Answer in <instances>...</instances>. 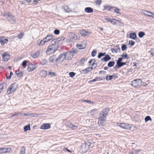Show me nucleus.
Returning a JSON list of instances; mask_svg holds the SVG:
<instances>
[{
    "label": "nucleus",
    "mask_w": 154,
    "mask_h": 154,
    "mask_svg": "<svg viewBox=\"0 0 154 154\" xmlns=\"http://www.w3.org/2000/svg\"><path fill=\"white\" fill-rule=\"evenodd\" d=\"M91 144L92 143L88 141L85 142L81 145L80 150L83 152H86L89 149Z\"/></svg>",
    "instance_id": "nucleus-1"
},
{
    "label": "nucleus",
    "mask_w": 154,
    "mask_h": 154,
    "mask_svg": "<svg viewBox=\"0 0 154 154\" xmlns=\"http://www.w3.org/2000/svg\"><path fill=\"white\" fill-rule=\"evenodd\" d=\"M106 118V116L100 113L99 114V117L98 118V125L99 126H103L104 123Z\"/></svg>",
    "instance_id": "nucleus-2"
},
{
    "label": "nucleus",
    "mask_w": 154,
    "mask_h": 154,
    "mask_svg": "<svg viewBox=\"0 0 154 154\" xmlns=\"http://www.w3.org/2000/svg\"><path fill=\"white\" fill-rule=\"evenodd\" d=\"M3 16L5 17L11 23H14L15 21V17L9 13L3 14Z\"/></svg>",
    "instance_id": "nucleus-3"
},
{
    "label": "nucleus",
    "mask_w": 154,
    "mask_h": 154,
    "mask_svg": "<svg viewBox=\"0 0 154 154\" xmlns=\"http://www.w3.org/2000/svg\"><path fill=\"white\" fill-rule=\"evenodd\" d=\"M17 88V85L15 83L12 84L8 89L7 94L8 95L16 91Z\"/></svg>",
    "instance_id": "nucleus-4"
},
{
    "label": "nucleus",
    "mask_w": 154,
    "mask_h": 154,
    "mask_svg": "<svg viewBox=\"0 0 154 154\" xmlns=\"http://www.w3.org/2000/svg\"><path fill=\"white\" fill-rule=\"evenodd\" d=\"M142 82L140 79H136L132 82L131 85L135 88H139L142 85Z\"/></svg>",
    "instance_id": "nucleus-5"
},
{
    "label": "nucleus",
    "mask_w": 154,
    "mask_h": 154,
    "mask_svg": "<svg viewBox=\"0 0 154 154\" xmlns=\"http://www.w3.org/2000/svg\"><path fill=\"white\" fill-rule=\"evenodd\" d=\"M64 54V59H63L62 60V61L61 62H62V61H63L65 59L66 60H70L72 58L73 56V54H72L71 53V52H69V51Z\"/></svg>",
    "instance_id": "nucleus-6"
},
{
    "label": "nucleus",
    "mask_w": 154,
    "mask_h": 154,
    "mask_svg": "<svg viewBox=\"0 0 154 154\" xmlns=\"http://www.w3.org/2000/svg\"><path fill=\"white\" fill-rule=\"evenodd\" d=\"M118 125L122 128L126 129H130L131 127V125L124 123H118Z\"/></svg>",
    "instance_id": "nucleus-7"
},
{
    "label": "nucleus",
    "mask_w": 154,
    "mask_h": 154,
    "mask_svg": "<svg viewBox=\"0 0 154 154\" xmlns=\"http://www.w3.org/2000/svg\"><path fill=\"white\" fill-rule=\"evenodd\" d=\"M55 40L51 41V44L49 46H50L51 48H53L54 50L56 51L58 48L59 47V44H56L54 42Z\"/></svg>",
    "instance_id": "nucleus-8"
},
{
    "label": "nucleus",
    "mask_w": 154,
    "mask_h": 154,
    "mask_svg": "<svg viewBox=\"0 0 154 154\" xmlns=\"http://www.w3.org/2000/svg\"><path fill=\"white\" fill-rule=\"evenodd\" d=\"M3 60L5 61H7L10 59V55L7 53H4L2 55Z\"/></svg>",
    "instance_id": "nucleus-9"
},
{
    "label": "nucleus",
    "mask_w": 154,
    "mask_h": 154,
    "mask_svg": "<svg viewBox=\"0 0 154 154\" xmlns=\"http://www.w3.org/2000/svg\"><path fill=\"white\" fill-rule=\"evenodd\" d=\"M55 51L53 48H51L50 46H48L46 51V52L47 55H49L54 53Z\"/></svg>",
    "instance_id": "nucleus-10"
},
{
    "label": "nucleus",
    "mask_w": 154,
    "mask_h": 154,
    "mask_svg": "<svg viewBox=\"0 0 154 154\" xmlns=\"http://www.w3.org/2000/svg\"><path fill=\"white\" fill-rule=\"evenodd\" d=\"M0 153L10 152L11 151V149L10 148H0Z\"/></svg>",
    "instance_id": "nucleus-11"
},
{
    "label": "nucleus",
    "mask_w": 154,
    "mask_h": 154,
    "mask_svg": "<svg viewBox=\"0 0 154 154\" xmlns=\"http://www.w3.org/2000/svg\"><path fill=\"white\" fill-rule=\"evenodd\" d=\"M51 127V125L49 123H45L42 124L40 127V128L42 129H48Z\"/></svg>",
    "instance_id": "nucleus-12"
},
{
    "label": "nucleus",
    "mask_w": 154,
    "mask_h": 154,
    "mask_svg": "<svg viewBox=\"0 0 154 154\" xmlns=\"http://www.w3.org/2000/svg\"><path fill=\"white\" fill-rule=\"evenodd\" d=\"M145 12H143L144 15L154 18V14L152 12L148 11H145Z\"/></svg>",
    "instance_id": "nucleus-13"
},
{
    "label": "nucleus",
    "mask_w": 154,
    "mask_h": 154,
    "mask_svg": "<svg viewBox=\"0 0 154 154\" xmlns=\"http://www.w3.org/2000/svg\"><path fill=\"white\" fill-rule=\"evenodd\" d=\"M36 68V67L32 63H30L27 69L29 71L31 72L34 70Z\"/></svg>",
    "instance_id": "nucleus-14"
},
{
    "label": "nucleus",
    "mask_w": 154,
    "mask_h": 154,
    "mask_svg": "<svg viewBox=\"0 0 154 154\" xmlns=\"http://www.w3.org/2000/svg\"><path fill=\"white\" fill-rule=\"evenodd\" d=\"M69 37L71 39H73L75 40H79V36L73 33H71L69 35Z\"/></svg>",
    "instance_id": "nucleus-15"
},
{
    "label": "nucleus",
    "mask_w": 154,
    "mask_h": 154,
    "mask_svg": "<svg viewBox=\"0 0 154 154\" xmlns=\"http://www.w3.org/2000/svg\"><path fill=\"white\" fill-rule=\"evenodd\" d=\"M109 111V109L108 108H105L103 109L101 112L100 113L103 114L106 116Z\"/></svg>",
    "instance_id": "nucleus-16"
},
{
    "label": "nucleus",
    "mask_w": 154,
    "mask_h": 154,
    "mask_svg": "<svg viewBox=\"0 0 154 154\" xmlns=\"http://www.w3.org/2000/svg\"><path fill=\"white\" fill-rule=\"evenodd\" d=\"M31 56L34 58H37L39 55V52L37 51L35 52L32 53L31 54Z\"/></svg>",
    "instance_id": "nucleus-17"
},
{
    "label": "nucleus",
    "mask_w": 154,
    "mask_h": 154,
    "mask_svg": "<svg viewBox=\"0 0 154 154\" xmlns=\"http://www.w3.org/2000/svg\"><path fill=\"white\" fill-rule=\"evenodd\" d=\"M81 34L83 36H86L91 33L88 31H86L85 30H81L80 32Z\"/></svg>",
    "instance_id": "nucleus-18"
},
{
    "label": "nucleus",
    "mask_w": 154,
    "mask_h": 154,
    "mask_svg": "<svg viewBox=\"0 0 154 154\" xmlns=\"http://www.w3.org/2000/svg\"><path fill=\"white\" fill-rule=\"evenodd\" d=\"M85 11L87 13H92L93 12V9L91 7H86L85 9Z\"/></svg>",
    "instance_id": "nucleus-19"
},
{
    "label": "nucleus",
    "mask_w": 154,
    "mask_h": 154,
    "mask_svg": "<svg viewBox=\"0 0 154 154\" xmlns=\"http://www.w3.org/2000/svg\"><path fill=\"white\" fill-rule=\"evenodd\" d=\"M53 36L51 35H48L45 38H44L45 41H46V42H47L51 40H52L53 38Z\"/></svg>",
    "instance_id": "nucleus-20"
},
{
    "label": "nucleus",
    "mask_w": 154,
    "mask_h": 154,
    "mask_svg": "<svg viewBox=\"0 0 154 154\" xmlns=\"http://www.w3.org/2000/svg\"><path fill=\"white\" fill-rule=\"evenodd\" d=\"M111 59V57L108 55H106L105 57L101 59V60H103L105 62H106L108 60H110Z\"/></svg>",
    "instance_id": "nucleus-21"
},
{
    "label": "nucleus",
    "mask_w": 154,
    "mask_h": 154,
    "mask_svg": "<svg viewBox=\"0 0 154 154\" xmlns=\"http://www.w3.org/2000/svg\"><path fill=\"white\" fill-rule=\"evenodd\" d=\"M47 75V72L45 70L42 71L39 73L40 76L42 77H45Z\"/></svg>",
    "instance_id": "nucleus-22"
},
{
    "label": "nucleus",
    "mask_w": 154,
    "mask_h": 154,
    "mask_svg": "<svg viewBox=\"0 0 154 154\" xmlns=\"http://www.w3.org/2000/svg\"><path fill=\"white\" fill-rule=\"evenodd\" d=\"M90 113L91 116H93L97 114L98 113V111L97 109H95L91 110Z\"/></svg>",
    "instance_id": "nucleus-23"
},
{
    "label": "nucleus",
    "mask_w": 154,
    "mask_h": 154,
    "mask_svg": "<svg viewBox=\"0 0 154 154\" xmlns=\"http://www.w3.org/2000/svg\"><path fill=\"white\" fill-rule=\"evenodd\" d=\"M104 9L103 10H107L109 11H111V9L115 8V7H113L109 5H104Z\"/></svg>",
    "instance_id": "nucleus-24"
},
{
    "label": "nucleus",
    "mask_w": 154,
    "mask_h": 154,
    "mask_svg": "<svg viewBox=\"0 0 154 154\" xmlns=\"http://www.w3.org/2000/svg\"><path fill=\"white\" fill-rule=\"evenodd\" d=\"M63 8L66 12L68 13L69 12L71 11V9L67 5H64L63 7Z\"/></svg>",
    "instance_id": "nucleus-25"
},
{
    "label": "nucleus",
    "mask_w": 154,
    "mask_h": 154,
    "mask_svg": "<svg viewBox=\"0 0 154 154\" xmlns=\"http://www.w3.org/2000/svg\"><path fill=\"white\" fill-rule=\"evenodd\" d=\"M129 37L131 38L134 40L137 37L136 34L134 33H131L129 35Z\"/></svg>",
    "instance_id": "nucleus-26"
},
{
    "label": "nucleus",
    "mask_w": 154,
    "mask_h": 154,
    "mask_svg": "<svg viewBox=\"0 0 154 154\" xmlns=\"http://www.w3.org/2000/svg\"><path fill=\"white\" fill-rule=\"evenodd\" d=\"M16 74L18 77H21L23 75V72L19 70H17L16 72Z\"/></svg>",
    "instance_id": "nucleus-27"
},
{
    "label": "nucleus",
    "mask_w": 154,
    "mask_h": 154,
    "mask_svg": "<svg viewBox=\"0 0 154 154\" xmlns=\"http://www.w3.org/2000/svg\"><path fill=\"white\" fill-rule=\"evenodd\" d=\"M68 126L69 128L72 129V130H76L78 128L77 126H75L72 124H70Z\"/></svg>",
    "instance_id": "nucleus-28"
},
{
    "label": "nucleus",
    "mask_w": 154,
    "mask_h": 154,
    "mask_svg": "<svg viewBox=\"0 0 154 154\" xmlns=\"http://www.w3.org/2000/svg\"><path fill=\"white\" fill-rule=\"evenodd\" d=\"M64 54H60L59 56L57 58L56 60V61L57 62H60V61H58L60 60L63 57V59H64Z\"/></svg>",
    "instance_id": "nucleus-29"
},
{
    "label": "nucleus",
    "mask_w": 154,
    "mask_h": 154,
    "mask_svg": "<svg viewBox=\"0 0 154 154\" xmlns=\"http://www.w3.org/2000/svg\"><path fill=\"white\" fill-rule=\"evenodd\" d=\"M8 41V40L7 39H4L2 40L0 38V43L2 45H4L5 43H7Z\"/></svg>",
    "instance_id": "nucleus-30"
},
{
    "label": "nucleus",
    "mask_w": 154,
    "mask_h": 154,
    "mask_svg": "<svg viewBox=\"0 0 154 154\" xmlns=\"http://www.w3.org/2000/svg\"><path fill=\"white\" fill-rule=\"evenodd\" d=\"M24 130L25 132H26L28 130H29L30 129V125H26L24 127Z\"/></svg>",
    "instance_id": "nucleus-31"
},
{
    "label": "nucleus",
    "mask_w": 154,
    "mask_h": 154,
    "mask_svg": "<svg viewBox=\"0 0 154 154\" xmlns=\"http://www.w3.org/2000/svg\"><path fill=\"white\" fill-rule=\"evenodd\" d=\"M26 148L25 146L22 147L19 154H25V153Z\"/></svg>",
    "instance_id": "nucleus-32"
},
{
    "label": "nucleus",
    "mask_w": 154,
    "mask_h": 154,
    "mask_svg": "<svg viewBox=\"0 0 154 154\" xmlns=\"http://www.w3.org/2000/svg\"><path fill=\"white\" fill-rule=\"evenodd\" d=\"M55 59V55H53L50 57L49 60L50 62L53 63L54 62V60Z\"/></svg>",
    "instance_id": "nucleus-33"
},
{
    "label": "nucleus",
    "mask_w": 154,
    "mask_h": 154,
    "mask_svg": "<svg viewBox=\"0 0 154 154\" xmlns=\"http://www.w3.org/2000/svg\"><path fill=\"white\" fill-rule=\"evenodd\" d=\"M46 42H47L46 41H45L44 38H43L40 41V43L38 44V45L39 46H43L45 44V43Z\"/></svg>",
    "instance_id": "nucleus-34"
},
{
    "label": "nucleus",
    "mask_w": 154,
    "mask_h": 154,
    "mask_svg": "<svg viewBox=\"0 0 154 154\" xmlns=\"http://www.w3.org/2000/svg\"><path fill=\"white\" fill-rule=\"evenodd\" d=\"M115 63L114 61H110L108 63V66L110 67H112L114 66Z\"/></svg>",
    "instance_id": "nucleus-35"
},
{
    "label": "nucleus",
    "mask_w": 154,
    "mask_h": 154,
    "mask_svg": "<svg viewBox=\"0 0 154 154\" xmlns=\"http://www.w3.org/2000/svg\"><path fill=\"white\" fill-rule=\"evenodd\" d=\"M145 35V33L143 32H140L138 34V35L140 38H142Z\"/></svg>",
    "instance_id": "nucleus-36"
},
{
    "label": "nucleus",
    "mask_w": 154,
    "mask_h": 154,
    "mask_svg": "<svg viewBox=\"0 0 154 154\" xmlns=\"http://www.w3.org/2000/svg\"><path fill=\"white\" fill-rule=\"evenodd\" d=\"M90 68H87L86 69L83 70L82 71V72L83 73H88L90 71Z\"/></svg>",
    "instance_id": "nucleus-37"
},
{
    "label": "nucleus",
    "mask_w": 154,
    "mask_h": 154,
    "mask_svg": "<svg viewBox=\"0 0 154 154\" xmlns=\"http://www.w3.org/2000/svg\"><path fill=\"white\" fill-rule=\"evenodd\" d=\"M87 59L85 58H83L81 59L80 60V63L83 64L85 63V61L87 60Z\"/></svg>",
    "instance_id": "nucleus-38"
},
{
    "label": "nucleus",
    "mask_w": 154,
    "mask_h": 154,
    "mask_svg": "<svg viewBox=\"0 0 154 154\" xmlns=\"http://www.w3.org/2000/svg\"><path fill=\"white\" fill-rule=\"evenodd\" d=\"M106 54V53L105 52L103 53L100 52L99 53V54L98 55V58H100L104 56Z\"/></svg>",
    "instance_id": "nucleus-39"
},
{
    "label": "nucleus",
    "mask_w": 154,
    "mask_h": 154,
    "mask_svg": "<svg viewBox=\"0 0 154 154\" xmlns=\"http://www.w3.org/2000/svg\"><path fill=\"white\" fill-rule=\"evenodd\" d=\"M97 54V51L95 49H94L91 53V56L93 57L95 56Z\"/></svg>",
    "instance_id": "nucleus-40"
},
{
    "label": "nucleus",
    "mask_w": 154,
    "mask_h": 154,
    "mask_svg": "<svg viewBox=\"0 0 154 154\" xmlns=\"http://www.w3.org/2000/svg\"><path fill=\"white\" fill-rule=\"evenodd\" d=\"M127 48V45L125 44H122V51H124Z\"/></svg>",
    "instance_id": "nucleus-41"
},
{
    "label": "nucleus",
    "mask_w": 154,
    "mask_h": 154,
    "mask_svg": "<svg viewBox=\"0 0 154 154\" xmlns=\"http://www.w3.org/2000/svg\"><path fill=\"white\" fill-rule=\"evenodd\" d=\"M53 41L55 40L54 42L56 44H59L58 42L61 41L60 38H58L56 39H54L52 40Z\"/></svg>",
    "instance_id": "nucleus-42"
},
{
    "label": "nucleus",
    "mask_w": 154,
    "mask_h": 154,
    "mask_svg": "<svg viewBox=\"0 0 154 154\" xmlns=\"http://www.w3.org/2000/svg\"><path fill=\"white\" fill-rule=\"evenodd\" d=\"M113 77L112 75L107 76L106 77V79L107 81H109L112 80Z\"/></svg>",
    "instance_id": "nucleus-43"
},
{
    "label": "nucleus",
    "mask_w": 154,
    "mask_h": 154,
    "mask_svg": "<svg viewBox=\"0 0 154 154\" xmlns=\"http://www.w3.org/2000/svg\"><path fill=\"white\" fill-rule=\"evenodd\" d=\"M69 52L71 53L73 55L74 54H75L77 53V50L74 49H72L71 51H69Z\"/></svg>",
    "instance_id": "nucleus-44"
},
{
    "label": "nucleus",
    "mask_w": 154,
    "mask_h": 154,
    "mask_svg": "<svg viewBox=\"0 0 154 154\" xmlns=\"http://www.w3.org/2000/svg\"><path fill=\"white\" fill-rule=\"evenodd\" d=\"M115 9L114 10V12L116 13L121 14V13L119 12L120 11V10L118 8L115 7Z\"/></svg>",
    "instance_id": "nucleus-45"
},
{
    "label": "nucleus",
    "mask_w": 154,
    "mask_h": 154,
    "mask_svg": "<svg viewBox=\"0 0 154 154\" xmlns=\"http://www.w3.org/2000/svg\"><path fill=\"white\" fill-rule=\"evenodd\" d=\"M95 62V60L94 59H92L90 60L88 62L90 64H91L92 66H93Z\"/></svg>",
    "instance_id": "nucleus-46"
},
{
    "label": "nucleus",
    "mask_w": 154,
    "mask_h": 154,
    "mask_svg": "<svg viewBox=\"0 0 154 154\" xmlns=\"http://www.w3.org/2000/svg\"><path fill=\"white\" fill-rule=\"evenodd\" d=\"M145 122H146L149 120H151V119L150 116H147L145 117Z\"/></svg>",
    "instance_id": "nucleus-47"
},
{
    "label": "nucleus",
    "mask_w": 154,
    "mask_h": 154,
    "mask_svg": "<svg viewBox=\"0 0 154 154\" xmlns=\"http://www.w3.org/2000/svg\"><path fill=\"white\" fill-rule=\"evenodd\" d=\"M76 46L77 48L79 49H83L84 48L83 46L80 44H77Z\"/></svg>",
    "instance_id": "nucleus-48"
},
{
    "label": "nucleus",
    "mask_w": 154,
    "mask_h": 154,
    "mask_svg": "<svg viewBox=\"0 0 154 154\" xmlns=\"http://www.w3.org/2000/svg\"><path fill=\"white\" fill-rule=\"evenodd\" d=\"M126 62H121L119 63L118 65V66H119L120 67L122 66H123L125 65L126 64Z\"/></svg>",
    "instance_id": "nucleus-49"
},
{
    "label": "nucleus",
    "mask_w": 154,
    "mask_h": 154,
    "mask_svg": "<svg viewBox=\"0 0 154 154\" xmlns=\"http://www.w3.org/2000/svg\"><path fill=\"white\" fill-rule=\"evenodd\" d=\"M82 101L84 102H87L88 103H89L90 104H93V102L92 101H91L90 100H82Z\"/></svg>",
    "instance_id": "nucleus-50"
},
{
    "label": "nucleus",
    "mask_w": 154,
    "mask_h": 154,
    "mask_svg": "<svg viewBox=\"0 0 154 154\" xmlns=\"http://www.w3.org/2000/svg\"><path fill=\"white\" fill-rule=\"evenodd\" d=\"M27 63V61L26 60H24L22 63V65L24 68H25L26 67Z\"/></svg>",
    "instance_id": "nucleus-51"
},
{
    "label": "nucleus",
    "mask_w": 154,
    "mask_h": 154,
    "mask_svg": "<svg viewBox=\"0 0 154 154\" xmlns=\"http://www.w3.org/2000/svg\"><path fill=\"white\" fill-rule=\"evenodd\" d=\"M113 20H115V21H116L117 22H119V24L118 25L120 26H122V25H123V24L122 23L121 21H119V20H116V19H113Z\"/></svg>",
    "instance_id": "nucleus-52"
},
{
    "label": "nucleus",
    "mask_w": 154,
    "mask_h": 154,
    "mask_svg": "<svg viewBox=\"0 0 154 154\" xmlns=\"http://www.w3.org/2000/svg\"><path fill=\"white\" fill-rule=\"evenodd\" d=\"M111 51L113 53H118V51L116 50V49H115V48H111L110 49Z\"/></svg>",
    "instance_id": "nucleus-53"
},
{
    "label": "nucleus",
    "mask_w": 154,
    "mask_h": 154,
    "mask_svg": "<svg viewBox=\"0 0 154 154\" xmlns=\"http://www.w3.org/2000/svg\"><path fill=\"white\" fill-rule=\"evenodd\" d=\"M121 56L123 57V58H125L126 59H128V55L126 54H123L121 55Z\"/></svg>",
    "instance_id": "nucleus-54"
},
{
    "label": "nucleus",
    "mask_w": 154,
    "mask_h": 154,
    "mask_svg": "<svg viewBox=\"0 0 154 154\" xmlns=\"http://www.w3.org/2000/svg\"><path fill=\"white\" fill-rule=\"evenodd\" d=\"M75 73L73 72H70L69 73V76L72 78L73 77L75 76Z\"/></svg>",
    "instance_id": "nucleus-55"
},
{
    "label": "nucleus",
    "mask_w": 154,
    "mask_h": 154,
    "mask_svg": "<svg viewBox=\"0 0 154 154\" xmlns=\"http://www.w3.org/2000/svg\"><path fill=\"white\" fill-rule=\"evenodd\" d=\"M129 44L131 46H133L135 44V42L132 40L129 41Z\"/></svg>",
    "instance_id": "nucleus-56"
},
{
    "label": "nucleus",
    "mask_w": 154,
    "mask_h": 154,
    "mask_svg": "<svg viewBox=\"0 0 154 154\" xmlns=\"http://www.w3.org/2000/svg\"><path fill=\"white\" fill-rule=\"evenodd\" d=\"M48 74L51 76H56V73L52 72H50Z\"/></svg>",
    "instance_id": "nucleus-57"
},
{
    "label": "nucleus",
    "mask_w": 154,
    "mask_h": 154,
    "mask_svg": "<svg viewBox=\"0 0 154 154\" xmlns=\"http://www.w3.org/2000/svg\"><path fill=\"white\" fill-rule=\"evenodd\" d=\"M24 35V34H23V33H20L18 36H17V37H18V38H19V39H21V38L23 36V35Z\"/></svg>",
    "instance_id": "nucleus-58"
},
{
    "label": "nucleus",
    "mask_w": 154,
    "mask_h": 154,
    "mask_svg": "<svg viewBox=\"0 0 154 154\" xmlns=\"http://www.w3.org/2000/svg\"><path fill=\"white\" fill-rule=\"evenodd\" d=\"M122 59L123 58H119L117 61V64H118L119 63L121 62Z\"/></svg>",
    "instance_id": "nucleus-59"
},
{
    "label": "nucleus",
    "mask_w": 154,
    "mask_h": 154,
    "mask_svg": "<svg viewBox=\"0 0 154 154\" xmlns=\"http://www.w3.org/2000/svg\"><path fill=\"white\" fill-rule=\"evenodd\" d=\"M54 33L56 35H58L60 33V31L58 29H56L54 30Z\"/></svg>",
    "instance_id": "nucleus-60"
},
{
    "label": "nucleus",
    "mask_w": 154,
    "mask_h": 154,
    "mask_svg": "<svg viewBox=\"0 0 154 154\" xmlns=\"http://www.w3.org/2000/svg\"><path fill=\"white\" fill-rule=\"evenodd\" d=\"M115 49H116V50L118 51V52L119 51H120V48L119 47V45H116L115 47Z\"/></svg>",
    "instance_id": "nucleus-61"
},
{
    "label": "nucleus",
    "mask_w": 154,
    "mask_h": 154,
    "mask_svg": "<svg viewBox=\"0 0 154 154\" xmlns=\"http://www.w3.org/2000/svg\"><path fill=\"white\" fill-rule=\"evenodd\" d=\"M95 80L96 81H99V80H102V78H101L100 77H96L95 78Z\"/></svg>",
    "instance_id": "nucleus-62"
},
{
    "label": "nucleus",
    "mask_w": 154,
    "mask_h": 154,
    "mask_svg": "<svg viewBox=\"0 0 154 154\" xmlns=\"http://www.w3.org/2000/svg\"><path fill=\"white\" fill-rule=\"evenodd\" d=\"M37 115L35 113H30V116L32 117H35L37 116Z\"/></svg>",
    "instance_id": "nucleus-63"
},
{
    "label": "nucleus",
    "mask_w": 154,
    "mask_h": 154,
    "mask_svg": "<svg viewBox=\"0 0 154 154\" xmlns=\"http://www.w3.org/2000/svg\"><path fill=\"white\" fill-rule=\"evenodd\" d=\"M96 3L97 5H100L101 3V1L100 0H97L96 2Z\"/></svg>",
    "instance_id": "nucleus-64"
}]
</instances>
